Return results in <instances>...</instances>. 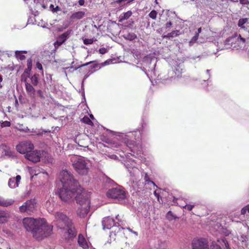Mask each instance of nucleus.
Wrapping results in <instances>:
<instances>
[{
  "label": "nucleus",
  "mask_w": 249,
  "mask_h": 249,
  "mask_svg": "<svg viewBox=\"0 0 249 249\" xmlns=\"http://www.w3.org/2000/svg\"><path fill=\"white\" fill-rule=\"evenodd\" d=\"M60 10L61 8L58 6H56L55 7H54L53 9H52V12L53 13H57L58 11H60Z\"/></svg>",
  "instance_id": "obj_48"
},
{
  "label": "nucleus",
  "mask_w": 249,
  "mask_h": 249,
  "mask_svg": "<svg viewBox=\"0 0 249 249\" xmlns=\"http://www.w3.org/2000/svg\"><path fill=\"white\" fill-rule=\"evenodd\" d=\"M23 132H32V133H36L37 135H42V133H37V132H36V131H34V130L33 129L32 130H30V129H29L27 127L24 128V129H22V130Z\"/></svg>",
  "instance_id": "obj_36"
},
{
  "label": "nucleus",
  "mask_w": 249,
  "mask_h": 249,
  "mask_svg": "<svg viewBox=\"0 0 249 249\" xmlns=\"http://www.w3.org/2000/svg\"><path fill=\"white\" fill-rule=\"evenodd\" d=\"M31 80V83L34 86H36L39 83V75L35 74L32 75H28Z\"/></svg>",
  "instance_id": "obj_24"
},
{
  "label": "nucleus",
  "mask_w": 249,
  "mask_h": 249,
  "mask_svg": "<svg viewBox=\"0 0 249 249\" xmlns=\"http://www.w3.org/2000/svg\"><path fill=\"white\" fill-rule=\"evenodd\" d=\"M142 130L137 129L136 131L128 132L125 133H121L118 136V139L123 143L124 146L128 148L134 156L136 154L138 157L142 152L141 143Z\"/></svg>",
  "instance_id": "obj_3"
},
{
  "label": "nucleus",
  "mask_w": 249,
  "mask_h": 249,
  "mask_svg": "<svg viewBox=\"0 0 249 249\" xmlns=\"http://www.w3.org/2000/svg\"><path fill=\"white\" fill-rule=\"evenodd\" d=\"M10 125H11L10 122L6 121H5L2 123V124H1V126L2 127H7V126H10Z\"/></svg>",
  "instance_id": "obj_46"
},
{
  "label": "nucleus",
  "mask_w": 249,
  "mask_h": 249,
  "mask_svg": "<svg viewBox=\"0 0 249 249\" xmlns=\"http://www.w3.org/2000/svg\"><path fill=\"white\" fill-rule=\"evenodd\" d=\"M236 41L238 42L240 44H244L246 42V39L242 37L240 35H236L235 36L226 39L225 41V45L231 46V47L234 48L235 46H233L232 45L234 42Z\"/></svg>",
  "instance_id": "obj_12"
},
{
  "label": "nucleus",
  "mask_w": 249,
  "mask_h": 249,
  "mask_svg": "<svg viewBox=\"0 0 249 249\" xmlns=\"http://www.w3.org/2000/svg\"><path fill=\"white\" fill-rule=\"evenodd\" d=\"M27 78H28V76L27 75L25 74V73H22L21 76V80L22 82H24L25 83V85L26 83H28L27 82Z\"/></svg>",
  "instance_id": "obj_41"
},
{
  "label": "nucleus",
  "mask_w": 249,
  "mask_h": 249,
  "mask_svg": "<svg viewBox=\"0 0 249 249\" xmlns=\"http://www.w3.org/2000/svg\"><path fill=\"white\" fill-rule=\"evenodd\" d=\"M247 239V237L246 235L243 234V235H241V237H240L239 240L242 242H245L246 241Z\"/></svg>",
  "instance_id": "obj_50"
},
{
  "label": "nucleus",
  "mask_w": 249,
  "mask_h": 249,
  "mask_svg": "<svg viewBox=\"0 0 249 249\" xmlns=\"http://www.w3.org/2000/svg\"><path fill=\"white\" fill-rule=\"evenodd\" d=\"M90 118L92 119V120H94V116L92 114H90Z\"/></svg>",
  "instance_id": "obj_64"
},
{
  "label": "nucleus",
  "mask_w": 249,
  "mask_h": 249,
  "mask_svg": "<svg viewBox=\"0 0 249 249\" xmlns=\"http://www.w3.org/2000/svg\"><path fill=\"white\" fill-rule=\"evenodd\" d=\"M27 68L31 69L32 68V60L31 58H29L27 61Z\"/></svg>",
  "instance_id": "obj_45"
},
{
  "label": "nucleus",
  "mask_w": 249,
  "mask_h": 249,
  "mask_svg": "<svg viewBox=\"0 0 249 249\" xmlns=\"http://www.w3.org/2000/svg\"><path fill=\"white\" fill-rule=\"evenodd\" d=\"M2 80H3L2 76L1 74H0V88H1L2 87V86L1 84V83L2 82Z\"/></svg>",
  "instance_id": "obj_59"
},
{
  "label": "nucleus",
  "mask_w": 249,
  "mask_h": 249,
  "mask_svg": "<svg viewBox=\"0 0 249 249\" xmlns=\"http://www.w3.org/2000/svg\"><path fill=\"white\" fill-rule=\"evenodd\" d=\"M116 219L118 221V222H121V220L120 219V216L119 214H118L116 216Z\"/></svg>",
  "instance_id": "obj_61"
},
{
  "label": "nucleus",
  "mask_w": 249,
  "mask_h": 249,
  "mask_svg": "<svg viewBox=\"0 0 249 249\" xmlns=\"http://www.w3.org/2000/svg\"><path fill=\"white\" fill-rule=\"evenodd\" d=\"M20 180L21 176L20 175H17L15 178H10L8 181V186L11 189H15L18 187Z\"/></svg>",
  "instance_id": "obj_17"
},
{
  "label": "nucleus",
  "mask_w": 249,
  "mask_h": 249,
  "mask_svg": "<svg viewBox=\"0 0 249 249\" xmlns=\"http://www.w3.org/2000/svg\"><path fill=\"white\" fill-rule=\"evenodd\" d=\"M36 202L35 199L27 200L19 208V211L21 213H27L31 214L36 210Z\"/></svg>",
  "instance_id": "obj_9"
},
{
  "label": "nucleus",
  "mask_w": 249,
  "mask_h": 249,
  "mask_svg": "<svg viewBox=\"0 0 249 249\" xmlns=\"http://www.w3.org/2000/svg\"><path fill=\"white\" fill-rule=\"evenodd\" d=\"M41 6L44 9H46L47 8V5L45 3H42L40 4Z\"/></svg>",
  "instance_id": "obj_58"
},
{
  "label": "nucleus",
  "mask_w": 249,
  "mask_h": 249,
  "mask_svg": "<svg viewBox=\"0 0 249 249\" xmlns=\"http://www.w3.org/2000/svg\"><path fill=\"white\" fill-rule=\"evenodd\" d=\"M156 60L150 56L143 58L142 67L141 69L146 74L149 78H154L155 74Z\"/></svg>",
  "instance_id": "obj_6"
},
{
  "label": "nucleus",
  "mask_w": 249,
  "mask_h": 249,
  "mask_svg": "<svg viewBox=\"0 0 249 249\" xmlns=\"http://www.w3.org/2000/svg\"><path fill=\"white\" fill-rule=\"evenodd\" d=\"M65 228H67L68 229V233L70 238H72L76 236L77 232L75 228L73 226L72 222H71V225L69 226H65Z\"/></svg>",
  "instance_id": "obj_21"
},
{
  "label": "nucleus",
  "mask_w": 249,
  "mask_h": 249,
  "mask_svg": "<svg viewBox=\"0 0 249 249\" xmlns=\"http://www.w3.org/2000/svg\"><path fill=\"white\" fill-rule=\"evenodd\" d=\"M23 223L26 230L31 231L37 240H41L44 237L48 236L52 230L51 227L46 225L44 218H25Z\"/></svg>",
  "instance_id": "obj_2"
},
{
  "label": "nucleus",
  "mask_w": 249,
  "mask_h": 249,
  "mask_svg": "<svg viewBox=\"0 0 249 249\" xmlns=\"http://www.w3.org/2000/svg\"><path fill=\"white\" fill-rule=\"evenodd\" d=\"M95 41H96V39L94 38L90 39L85 38L83 40V42L85 45H88L92 44Z\"/></svg>",
  "instance_id": "obj_33"
},
{
  "label": "nucleus",
  "mask_w": 249,
  "mask_h": 249,
  "mask_svg": "<svg viewBox=\"0 0 249 249\" xmlns=\"http://www.w3.org/2000/svg\"><path fill=\"white\" fill-rule=\"evenodd\" d=\"M182 72V69L179 66L175 67L174 70L169 71L168 76L164 75L161 77L158 75L157 81L165 84H168L173 82H175L178 78H180Z\"/></svg>",
  "instance_id": "obj_7"
},
{
  "label": "nucleus",
  "mask_w": 249,
  "mask_h": 249,
  "mask_svg": "<svg viewBox=\"0 0 249 249\" xmlns=\"http://www.w3.org/2000/svg\"><path fill=\"white\" fill-rule=\"evenodd\" d=\"M72 166L80 175H86L89 171L88 163L84 158L77 155H72L70 158Z\"/></svg>",
  "instance_id": "obj_4"
},
{
  "label": "nucleus",
  "mask_w": 249,
  "mask_h": 249,
  "mask_svg": "<svg viewBox=\"0 0 249 249\" xmlns=\"http://www.w3.org/2000/svg\"><path fill=\"white\" fill-rule=\"evenodd\" d=\"M198 33H197L195 35V36H194L191 39V40L189 42V45L190 46H192L193 45V43H194L195 42H196V41L198 39Z\"/></svg>",
  "instance_id": "obj_37"
},
{
  "label": "nucleus",
  "mask_w": 249,
  "mask_h": 249,
  "mask_svg": "<svg viewBox=\"0 0 249 249\" xmlns=\"http://www.w3.org/2000/svg\"><path fill=\"white\" fill-rule=\"evenodd\" d=\"M62 44H63V43L60 40H59V39H58L57 38V40L54 43V45L55 46H59L61 45Z\"/></svg>",
  "instance_id": "obj_52"
},
{
  "label": "nucleus",
  "mask_w": 249,
  "mask_h": 249,
  "mask_svg": "<svg viewBox=\"0 0 249 249\" xmlns=\"http://www.w3.org/2000/svg\"><path fill=\"white\" fill-rule=\"evenodd\" d=\"M179 31L178 30L173 31L172 32L168 33L166 35L164 36L163 37L170 39L171 38H173L178 36L179 35Z\"/></svg>",
  "instance_id": "obj_27"
},
{
  "label": "nucleus",
  "mask_w": 249,
  "mask_h": 249,
  "mask_svg": "<svg viewBox=\"0 0 249 249\" xmlns=\"http://www.w3.org/2000/svg\"><path fill=\"white\" fill-rule=\"evenodd\" d=\"M78 3L80 6H84L85 4V0H79Z\"/></svg>",
  "instance_id": "obj_56"
},
{
  "label": "nucleus",
  "mask_w": 249,
  "mask_h": 249,
  "mask_svg": "<svg viewBox=\"0 0 249 249\" xmlns=\"http://www.w3.org/2000/svg\"><path fill=\"white\" fill-rule=\"evenodd\" d=\"M102 225L104 229H110L111 228L116 226V223L112 218L107 217L103 219Z\"/></svg>",
  "instance_id": "obj_16"
},
{
  "label": "nucleus",
  "mask_w": 249,
  "mask_h": 249,
  "mask_svg": "<svg viewBox=\"0 0 249 249\" xmlns=\"http://www.w3.org/2000/svg\"><path fill=\"white\" fill-rule=\"evenodd\" d=\"M55 219L57 226L60 229H64L65 226H69L71 222L66 214L59 212L56 213Z\"/></svg>",
  "instance_id": "obj_10"
},
{
  "label": "nucleus",
  "mask_w": 249,
  "mask_h": 249,
  "mask_svg": "<svg viewBox=\"0 0 249 249\" xmlns=\"http://www.w3.org/2000/svg\"><path fill=\"white\" fill-rule=\"evenodd\" d=\"M144 180H145V181L146 182H147L148 183L149 182H151V183H152L153 184H154L155 185V183L153 181H152L150 180L147 174L146 173H144Z\"/></svg>",
  "instance_id": "obj_42"
},
{
  "label": "nucleus",
  "mask_w": 249,
  "mask_h": 249,
  "mask_svg": "<svg viewBox=\"0 0 249 249\" xmlns=\"http://www.w3.org/2000/svg\"><path fill=\"white\" fill-rule=\"evenodd\" d=\"M192 247L193 249H209L207 241L204 239H194Z\"/></svg>",
  "instance_id": "obj_15"
},
{
  "label": "nucleus",
  "mask_w": 249,
  "mask_h": 249,
  "mask_svg": "<svg viewBox=\"0 0 249 249\" xmlns=\"http://www.w3.org/2000/svg\"><path fill=\"white\" fill-rule=\"evenodd\" d=\"M60 177L62 188L60 189L59 192L60 198L63 201L67 202L72 199L76 193L75 198L80 206L77 213L80 217H85L90 208V193L81 188L72 174L68 170H63L60 173Z\"/></svg>",
  "instance_id": "obj_1"
},
{
  "label": "nucleus",
  "mask_w": 249,
  "mask_h": 249,
  "mask_svg": "<svg viewBox=\"0 0 249 249\" xmlns=\"http://www.w3.org/2000/svg\"><path fill=\"white\" fill-rule=\"evenodd\" d=\"M247 212H248L249 213V205H248L243 208H242L241 211V213L242 215L245 214Z\"/></svg>",
  "instance_id": "obj_40"
},
{
  "label": "nucleus",
  "mask_w": 249,
  "mask_h": 249,
  "mask_svg": "<svg viewBox=\"0 0 249 249\" xmlns=\"http://www.w3.org/2000/svg\"><path fill=\"white\" fill-rule=\"evenodd\" d=\"M105 157L106 159L109 158V159H114V160L116 159L117 158V157L115 155H114V154H111V155L106 154Z\"/></svg>",
  "instance_id": "obj_44"
},
{
  "label": "nucleus",
  "mask_w": 249,
  "mask_h": 249,
  "mask_svg": "<svg viewBox=\"0 0 249 249\" xmlns=\"http://www.w3.org/2000/svg\"><path fill=\"white\" fill-rule=\"evenodd\" d=\"M71 31V30H68L66 31V32L60 35L57 38L59 39V40H60L63 43H64V42L69 37Z\"/></svg>",
  "instance_id": "obj_25"
},
{
  "label": "nucleus",
  "mask_w": 249,
  "mask_h": 249,
  "mask_svg": "<svg viewBox=\"0 0 249 249\" xmlns=\"http://www.w3.org/2000/svg\"><path fill=\"white\" fill-rule=\"evenodd\" d=\"M166 218L169 220H172L176 218L171 211H169L166 214Z\"/></svg>",
  "instance_id": "obj_35"
},
{
  "label": "nucleus",
  "mask_w": 249,
  "mask_h": 249,
  "mask_svg": "<svg viewBox=\"0 0 249 249\" xmlns=\"http://www.w3.org/2000/svg\"><path fill=\"white\" fill-rule=\"evenodd\" d=\"M206 73L208 75V79L210 78V76H211V75H210V70H207L206 71Z\"/></svg>",
  "instance_id": "obj_60"
},
{
  "label": "nucleus",
  "mask_w": 249,
  "mask_h": 249,
  "mask_svg": "<svg viewBox=\"0 0 249 249\" xmlns=\"http://www.w3.org/2000/svg\"><path fill=\"white\" fill-rule=\"evenodd\" d=\"M107 196L108 197L115 199L120 203H124L126 198L124 189L120 186L109 189L107 193Z\"/></svg>",
  "instance_id": "obj_8"
},
{
  "label": "nucleus",
  "mask_w": 249,
  "mask_h": 249,
  "mask_svg": "<svg viewBox=\"0 0 249 249\" xmlns=\"http://www.w3.org/2000/svg\"><path fill=\"white\" fill-rule=\"evenodd\" d=\"M9 216V214L7 211L0 210V224L6 222Z\"/></svg>",
  "instance_id": "obj_22"
},
{
  "label": "nucleus",
  "mask_w": 249,
  "mask_h": 249,
  "mask_svg": "<svg viewBox=\"0 0 249 249\" xmlns=\"http://www.w3.org/2000/svg\"><path fill=\"white\" fill-rule=\"evenodd\" d=\"M137 35L133 33H128L127 35H126L125 36H124V37L126 39L130 40V41H132V40H134L135 39H136L137 38Z\"/></svg>",
  "instance_id": "obj_30"
},
{
  "label": "nucleus",
  "mask_w": 249,
  "mask_h": 249,
  "mask_svg": "<svg viewBox=\"0 0 249 249\" xmlns=\"http://www.w3.org/2000/svg\"><path fill=\"white\" fill-rule=\"evenodd\" d=\"M248 21V18H241L239 20L238 23V26L243 29H244L245 27L244 26V24Z\"/></svg>",
  "instance_id": "obj_31"
},
{
  "label": "nucleus",
  "mask_w": 249,
  "mask_h": 249,
  "mask_svg": "<svg viewBox=\"0 0 249 249\" xmlns=\"http://www.w3.org/2000/svg\"><path fill=\"white\" fill-rule=\"evenodd\" d=\"M36 67L40 70H42V69H43L42 64L39 62H37L36 63Z\"/></svg>",
  "instance_id": "obj_51"
},
{
  "label": "nucleus",
  "mask_w": 249,
  "mask_h": 249,
  "mask_svg": "<svg viewBox=\"0 0 249 249\" xmlns=\"http://www.w3.org/2000/svg\"><path fill=\"white\" fill-rule=\"evenodd\" d=\"M27 93L31 97H34L36 94V90L34 86L30 83H26L25 85Z\"/></svg>",
  "instance_id": "obj_19"
},
{
  "label": "nucleus",
  "mask_w": 249,
  "mask_h": 249,
  "mask_svg": "<svg viewBox=\"0 0 249 249\" xmlns=\"http://www.w3.org/2000/svg\"><path fill=\"white\" fill-rule=\"evenodd\" d=\"M85 15V12L78 11L73 13L70 17L72 19H81L83 18Z\"/></svg>",
  "instance_id": "obj_23"
},
{
  "label": "nucleus",
  "mask_w": 249,
  "mask_h": 249,
  "mask_svg": "<svg viewBox=\"0 0 249 249\" xmlns=\"http://www.w3.org/2000/svg\"><path fill=\"white\" fill-rule=\"evenodd\" d=\"M40 155H41V151L39 150H32L31 152H29L28 154L25 155V158L33 162H37L40 161Z\"/></svg>",
  "instance_id": "obj_14"
},
{
  "label": "nucleus",
  "mask_w": 249,
  "mask_h": 249,
  "mask_svg": "<svg viewBox=\"0 0 249 249\" xmlns=\"http://www.w3.org/2000/svg\"><path fill=\"white\" fill-rule=\"evenodd\" d=\"M157 12L155 10L151 11L149 14V16L150 18L155 19L157 18Z\"/></svg>",
  "instance_id": "obj_39"
},
{
  "label": "nucleus",
  "mask_w": 249,
  "mask_h": 249,
  "mask_svg": "<svg viewBox=\"0 0 249 249\" xmlns=\"http://www.w3.org/2000/svg\"><path fill=\"white\" fill-rule=\"evenodd\" d=\"M123 144H118L117 143L114 142L112 144V147L115 150H121V151H123Z\"/></svg>",
  "instance_id": "obj_32"
},
{
  "label": "nucleus",
  "mask_w": 249,
  "mask_h": 249,
  "mask_svg": "<svg viewBox=\"0 0 249 249\" xmlns=\"http://www.w3.org/2000/svg\"><path fill=\"white\" fill-rule=\"evenodd\" d=\"M132 13L131 11H128L125 13H124L123 14L121 15L120 16V19L119 20V22H123L124 20L127 19L129 18L132 15Z\"/></svg>",
  "instance_id": "obj_26"
},
{
  "label": "nucleus",
  "mask_w": 249,
  "mask_h": 249,
  "mask_svg": "<svg viewBox=\"0 0 249 249\" xmlns=\"http://www.w3.org/2000/svg\"><path fill=\"white\" fill-rule=\"evenodd\" d=\"M78 243L80 247H82L84 249H87L89 248L88 243L82 234L78 235Z\"/></svg>",
  "instance_id": "obj_18"
},
{
  "label": "nucleus",
  "mask_w": 249,
  "mask_h": 249,
  "mask_svg": "<svg viewBox=\"0 0 249 249\" xmlns=\"http://www.w3.org/2000/svg\"><path fill=\"white\" fill-rule=\"evenodd\" d=\"M37 94L40 97L42 98L43 97V93L41 90L39 89L37 91Z\"/></svg>",
  "instance_id": "obj_55"
},
{
  "label": "nucleus",
  "mask_w": 249,
  "mask_h": 249,
  "mask_svg": "<svg viewBox=\"0 0 249 249\" xmlns=\"http://www.w3.org/2000/svg\"><path fill=\"white\" fill-rule=\"evenodd\" d=\"M81 121H82V122L86 124H89V125H93V123L92 122V121L90 120V119L87 116H85L84 117Z\"/></svg>",
  "instance_id": "obj_34"
},
{
  "label": "nucleus",
  "mask_w": 249,
  "mask_h": 249,
  "mask_svg": "<svg viewBox=\"0 0 249 249\" xmlns=\"http://www.w3.org/2000/svg\"><path fill=\"white\" fill-rule=\"evenodd\" d=\"M127 229H128V230L129 231H130L131 232H132V233H133L135 234L136 236H137V235H138V232H137L135 231H133L132 229H131L130 228H127Z\"/></svg>",
  "instance_id": "obj_57"
},
{
  "label": "nucleus",
  "mask_w": 249,
  "mask_h": 249,
  "mask_svg": "<svg viewBox=\"0 0 249 249\" xmlns=\"http://www.w3.org/2000/svg\"><path fill=\"white\" fill-rule=\"evenodd\" d=\"M216 243L213 242L211 245V249H230L227 240L225 238L218 239Z\"/></svg>",
  "instance_id": "obj_13"
},
{
  "label": "nucleus",
  "mask_w": 249,
  "mask_h": 249,
  "mask_svg": "<svg viewBox=\"0 0 249 249\" xmlns=\"http://www.w3.org/2000/svg\"><path fill=\"white\" fill-rule=\"evenodd\" d=\"M124 165L129 174L130 181L135 184L139 179L141 173L138 168V164L134 160H129L124 161Z\"/></svg>",
  "instance_id": "obj_5"
},
{
  "label": "nucleus",
  "mask_w": 249,
  "mask_h": 249,
  "mask_svg": "<svg viewBox=\"0 0 249 249\" xmlns=\"http://www.w3.org/2000/svg\"><path fill=\"white\" fill-rule=\"evenodd\" d=\"M23 53H26V51H16L15 52V56L17 59L21 60H24L25 59V56L23 54Z\"/></svg>",
  "instance_id": "obj_28"
},
{
  "label": "nucleus",
  "mask_w": 249,
  "mask_h": 249,
  "mask_svg": "<svg viewBox=\"0 0 249 249\" xmlns=\"http://www.w3.org/2000/svg\"><path fill=\"white\" fill-rule=\"evenodd\" d=\"M99 52L101 54H104L107 52V49L105 48H101L99 49Z\"/></svg>",
  "instance_id": "obj_47"
},
{
  "label": "nucleus",
  "mask_w": 249,
  "mask_h": 249,
  "mask_svg": "<svg viewBox=\"0 0 249 249\" xmlns=\"http://www.w3.org/2000/svg\"><path fill=\"white\" fill-rule=\"evenodd\" d=\"M182 207L183 209H186L188 211H191L193 208L194 207L195 205H191V204H185V205L180 206Z\"/></svg>",
  "instance_id": "obj_38"
},
{
  "label": "nucleus",
  "mask_w": 249,
  "mask_h": 249,
  "mask_svg": "<svg viewBox=\"0 0 249 249\" xmlns=\"http://www.w3.org/2000/svg\"><path fill=\"white\" fill-rule=\"evenodd\" d=\"M210 82V81H209V80H208V79H207V81H206V80H204V82L205 83L207 84L208 85H209V83Z\"/></svg>",
  "instance_id": "obj_63"
},
{
  "label": "nucleus",
  "mask_w": 249,
  "mask_h": 249,
  "mask_svg": "<svg viewBox=\"0 0 249 249\" xmlns=\"http://www.w3.org/2000/svg\"><path fill=\"white\" fill-rule=\"evenodd\" d=\"M240 2L243 5L249 4V1L248 0H240Z\"/></svg>",
  "instance_id": "obj_53"
},
{
  "label": "nucleus",
  "mask_w": 249,
  "mask_h": 249,
  "mask_svg": "<svg viewBox=\"0 0 249 249\" xmlns=\"http://www.w3.org/2000/svg\"><path fill=\"white\" fill-rule=\"evenodd\" d=\"M31 69L30 68H26L23 73H25V74H26L27 75H30V72L31 71Z\"/></svg>",
  "instance_id": "obj_49"
},
{
  "label": "nucleus",
  "mask_w": 249,
  "mask_h": 249,
  "mask_svg": "<svg viewBox=\"0 0 249 249\" xmlns=\"http://www.w3.org/2000/svg\"><path fill=\"white\" fill-rule=\"evenodd\" d=\"M54 5L52 4H51L50 6V10L52 11V9H53L54 8Z\"/></svg>",
  "instance_id": "obj_62"
},
{
  "label": "nucleus",
  "mask_w": 249,
  "mask_h": 249,
  "mask_svg": "<svg viewBox=\"0 0 249 249\" xmlns=\"http://www.w3.org/2000/svg\"><path fill=\"white\" fill-rule=\"evenodd\" d=\"M172 24V23L171 21L167 22L165 25V28L168 29V28H170Z\"/></svg>",
  "instance_id": "obj_54"
},
{
  "label": "nucleus",
  "mask_w": 249,
  "mask_h": 249,
  "mask_svg": "<svg viewBox=\"0 0 249 249\" xmlns=\"http://www.w3.org/2000/svg\"><path fill=\"white\" fill-rule=\"evenodd\" d=\"M93 62V61H90V62H88V63H86L85 64H84L82 65H81L80 66H79V67H76L75 68L73 67V66H71V67H67L66 68V70H67L68 71H70L71 72H72L73 71H75V70H77L78 69H79V68H81V67H84V66H88V65L92 63Z\"/></svg>",
  "instance_id": "obj_29"
},
{
  "label": "nucleus",
  "mask_w": 249,
  "mask_h": 249,
  "mask_svg": "<svg viewBox=\"0 0 249 249\" xmlns=\"http://www.w3.org/2000/svg\"><path fill=\"white\" fill-rule=\"evenodd\" d=\"M29 172L31 175H34L35 176H36L39 174L38 171H36L35 169H34V168H32L30 169Z\"/></svg>",
  "instance_id": "obj_43"
},
{
  "label": "nucleus",
  "mask_w": 249,
  "mask_h": 249,
  "mask_svg": "<svg viewBox=\"0 0 249 249\" xmlns=\"http://www.w3.org/2000/svg\"><path fill=\"white\" fill-rule=\"evenodd\" d=\"M15 201L13 199H5L0 196V205L2 207H8L14 204Z\"/></svg>",
  "instance_id": "obj_20"
},
{
  "label": "nucleus",
  "mask_w": 249,
  "mask_h": 249,
  "mask_svg": "<svg viewBox=\"0 0 249 249\" xmlns=\"http://www.w3.org/2000/svg\"><path fill=\"white\" fill-rule=\"evenodd\" d=\"M17 151L20 154L26 155L34 149V145L29 141H22L16 146Z\"/></svg>",
  "instance_id": "obj_11"
}]
</instances>
